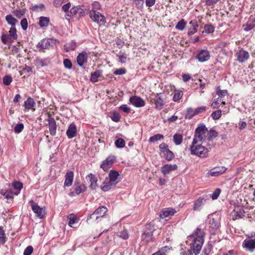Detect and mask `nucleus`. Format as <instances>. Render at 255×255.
<instances>
[{
  "instance_id": "1",
  "label": "nucleus",
  "mask_w": 255,
  "mask_h": 255,
  "mask_svg": "<svg viewBox=\"0 0 255 255\" xmlns=\"http://www.w3.org/2000/svg\"><path fill=\"white\" fill-rule=\"evenodd\" d=\"M204 232L200 229L197 228L192 235L188 237L187 242L190 243V249L193 251L194 255H198L201 250L204 243Z\"/></svg>"
},
{
  "instance_id": "2",
  "label": "nucleus",
  "mask_w": 255,
  "mask_h": 255,
  "mask_svg": "<svg viewBox=\"0 0 255 255\" xmlns=\"http://www.w3.org/2000/svg\"><path fill=\"white\" fill-rule=\"evenodd\" d=\"M190 150L191 154L198 156L201 158L207 157L209 151L208 148L201 144H197L195 139H193Z\"/></svg>"
},
{
  "instance_id": "3",
  "label": "nucleus",
  "mask_w": 255,
  "mask_h": 255,
  "mask_svg": "<svg viewBox=\"0 0 255 255\" xmlns=\"http://www.w3.org/2000/svg\"><path fill=\"white\" fill-rule=\"evenodd\" d=\"M208 129L205 125H200L196 129L193 139H195L197 142L199 141L204 140L206 138V133Z\"/></svg>"
},
{
  "instance_id": "4",
  "label": "nucleus",
  "mask_w": 255,
  "mask_h": 255,
  "mask_svg": "<svg viewBox=\"0 0 255 255\" xmlns=\"http://www.w3.org/2000/svg\"><path fill=\"white\" fill-rule=\"evenodd\" d=\"M90 16L94 22H96L100 25H104L106 23L105 16L95 10L90 11Z\"/></svg>"
},
{
  "instance_id": "5",
  "label": "nucleus",
  "mask_w": 255,
  "mask_h": 255,
  "mask_svg": "<svg viewBox=\"0 0 255 255\" xmlns=\"http://www.w3.org/2000/svg\"><path fill=\"white\" fill-rule=\"evenodd\" d=\"M31 206L33 212L36 214L37 217L42 219L46 214L45 209L44 208H41L38 205V204L35 203L33 201L31 200L30 201Z\"/></svg>"
},
{
  "instance_id": "6",
  "label": "nucleus",
  "mask_w": 255,
  "mask_h": 255,
  "mask_svg": "<svg viewBox=\"0 0 255 255\" xmlns=\"http://www.w3.org/2000/svg\"><path fill=\"white\" fill-rule=\"evenodd\" d=\"M210 199V196L205 195L199 197L196 200L194 204L193 209L195 211H199L201 209L202 207L205 204L208 200Z\"/></svg>"
},
{
  "instance_id": "7",
  "label": "nucleus",
  "mask_w": 255,
  "mask_h": 255,
  "mask_svg": "<svg viewBox=\"0 0 255 255\" xmlns=\"http://www.w3.org/2000/svg\"><path fill=\"white\" fill-rule=\"evenodd\" d=\"M116 159V158L115 156H109L103 161V164L101 165V167L102 168L104 171L108 170L115 162Z\"/></svg>"
},
{
  "instance_id": "8",
  "label": "nucleus",
  "mask_w": 255,
  "mask_h": 255,
  "mask_svg": "<svg viewBox=\"0 0 255 255\" xmlns=\"http://www.w3.org/2000/svg\"><path fill=\"white\" fill-rule=\"evenodd\" d=\"M237 60L240 63H244L248 60L250 55L248 52L241 49L236 53Z\"/></svg>"
},
{
  "instance_id": "9",
  "label": "nucleus",
  "mask_w": 255,
  "mask_h": 255,
  "mask_svg": "<svg viewBox=\"0 0 255 255\" xmlns=\"http://www.w3.org/2000/svg\"><path fill=\"white\" fill-rule=\"evenodd\" d=\"M48 128L50 134L52 136L56 135L57 125L55 120L54 118H51L50 114H48Z\"/></svg>"
},
{
  "instance_id": "10",
  "label": "nucleus",
  "mask_w": 255,
  "mask_h": 255,
  "mask_svg": "<svg viewBox=\"0 0 255 255\" xmlns=\"http://www.w3.org/2000/svg\"><path fill=\"white\" fill-rule=\"evenodd\" d=\"M210 57V53L207 50H201L196 56V58L201 62H204L208 61Z\"/></svg>"
},
{
  "instance_id": "11",
  "label": "nucleus",
  "mask_w": 255,
  "mask_h": 255,
  "mask_svg": "<svg viewBox=\"0 0 255 255\" xmlns=\"http://www.w3.org/2000/svg\"><path fill=\"white\" fill-rule=\"evenodd\" d=\"M129 102L136 107H142L145 105V102L140 97L132 96L129 99Z\"/></svg>"
},
{
  "instance_id": "12",
  "label": "nucleus",
  "mask_w": 255,
  "mask_h": 255,
  "mask_svg": "<svg viewBox=\"0 0 255 255\" xmlns=\"http://www.w3.org/2000/svg\"><path fill=\"white\" fill-rule=\"evenodd\" d=\"M177 168V166L176 164H166L161 167V171L164 175H166L169 174L172 171L176 170Z\"/></svg>"
},
{
  "instance_id": "13",
  "label": "nucleus",
  "mask_w": 255,
  "mask_h": 255,
  "mask_svg": "<svg viewBox=\"0 0 255 255\" xmlns=\"http://www.w3.org/2000/svg\"><path fill=\"white\" fill-rule=\"evenodd\" d=\"M107 211L108 209L106 207L101 206L97 208L96 211L92 213V217L94 216H96L95 220H97L99 218L103 217Z\"/></svg>"
},
{
  "instance_id": "14",
  "label": "nucleus",
  "mask_w": 255,
  "mask_h": 255,
  "mask_svg": "<svg viewBox=\"0 0 255 255\" xmlns=\"http://www.w3.org/2000/svg\"><path fill=\"white\" fill-rule=\"evenodd\" d=\"M243 247L246 250L253 252L255 249V239H246L243 242Z\"/></svg>"
},
{
  "instance_id": "15",
  "label": "nucleus",
  "mask_w": 255,
  "mask_h": 255,
  "mask_svg": "<svg viewBox=\"0 0 255 255\" xmlns=\"http://www.w3.org/2000/svg\"><path fill=\"white\" fill-rule=\"evenodd\" d=\"M226 169V168L224 166L216 167L212 169L209 173L212 176H218L224 173Z\"/></svg>"
},
{
  "instance_id": "16",
  "label": "nucleus",
  "mask_w": 255,
  "mask_h": 255,
  "mask_svg": "<svg viewBox=\"0 0 255 255\" xmlns=\"http://www.w3.org/2000/svg\"><path fill=\"white\" fill-rule=\"evenodd\" d=\"M77 128L74 123L71 124L66 131V134L69 138H72L77 135Z\"/></svg>"
},
{
  "instance_id": "17",
  "label": "nucleus",
  "mask_w": 255,
  "mask_h": 255,
  "mask_svg": "<svg viewBox=\"0 0 255 255\" xmlns=\"http://www.w3.org/2000/svg\"><path fill=\"white\" fill-rule=\"evenodd\" d=\"M176 212L175 209L173 208H168L162 210L160 213L161 218H168L173 216Z\"/></svg>"
},
{
  "instance_id": "18",
  "label": "nucleus",
  "mask_w": 255,
  "mask_h": 255,
  "mask_svg": "<svg viewBox=\"0 0 255 255\" xmlns=\"http://www.w3.org/2000/svg\"><path fill=\"white\" fill-rule=\"evenodd\" d=\"M209 227L213 229H217L220 226L219 218H215L214 215H211L209 218Z\"/></svg>"
},
{
  "instance_id": "19",
  "label": "nucleus",
  "mask_w": 255,
  "mask_h": 255,
  "mask_svg": "<svg viewBox=\"0 0 255 255\" xmlns=\"http://www.w3.org/2000/svg\"><path fill=\"white\" fill-rule=\"evenodd\" d=\"M86 189V187L84 184H77L75 188L74 191H71L69 193L70 196H75V194L79 195L80 193L84 192Z\"/></svg>"
},
{
  "instance_id": "20",
  "label": "nucleus",
  "mask_w": 255,
  "mask_h": 255,
  "mask_svg": "<svg viewBox=\"0 0 255 255\" xmlns=\"http://www.w3.org/2000/svg\"><path fill=\"white\" fill-rule=\"evenodd\" d=\"M65 180L64 181V186L69 187L73 183L74 178V173L72 171L67 172L65 176Z\"/></svg>"
},
{
  "instance_id": "21",
  "label": "nucleus",
  "mask_w": 255,
  "mask_h": 255,
  "mask_svg": "<svg viewBox=\"0 0 255 255\" xmlns=\"http://www.w3.org/2000/svg\"><path fill=\"white\" fill-rule=\"evenodd\" d=\"M116 184H114L112 181L107 178L103 183L102 186V190L103 191H108L111 189L113 187L115 186Z\"/></svg>"
},
{
  "instance_id": "22",
  "label": "nucleus",
  "mask_w": 255,
  "mask_h": 255,
  "mask_svg": "<svg viewBox=\"0 0 255 255\" xmlns=\"http://www.w3.org/2000/svg\"><path fill=\"white\" fill-rule=\"evenodd\" d=\"M50 63L48 58L40 59L36 58L35 61V65L37 67H42L48 65Z\"/></svg>"
},
{
  "instance_id": "23",
  "label": "nucleus",
  "mask_w": 255,
  "mask_h": 255,
  "mask_svg": "<svg viewBox=\"0 0 255 255\" xmlns=\"http://www.w3.org/2000/svg\"><path fill=\"white\" fill-rule=\"evenodd\" d=\"M87 177H88L90 179V188L92 190L96 189L97 187L98 186L97 183V181H98L97 178L94 174H93L92 173H90V174H89L87 176Z\"/></svg>"
},
{
  "instance_id": "24",
  "label": "nucleus",
  "mask_w": 255,
  "mask_h": 255,
  "mask_svg": "<svg viewBox=\"0 0 255 255\" xmlns=\"http://www.w3.org/2000/svg\"><path fill=\"white\" fill-rule=\"evenodd\" d=\"M35 105V103L33 99L30 97H29L26 101L24 102L25 108L28 110H32L33 111L35 110L34 107Z\"/></svg>"
},
{
  "instance_id": "25",
  "label": "nucleus",
  "mask_w": 255,
  "mask_h": 255,
  "mask_svg": "<svg viewBox=\"0 0 255 255\" xmlns=\"http://www.w3.org/2000/svg\"><path fill=\"white\" fill-rule=\"evenodd\" d=\"M189 25L191 26V27L190 28L188 31V34L189 35L194 34L197 31V28L198 27V25L196 20H191L189 22Z\"/></svg>"
},
{
  "instance_id": "26",
  "label": "nucleus",
  "mask_w": 255,
  "mask_h": 255,
  "mask_svg": "<svg viewBox=\"0 0 255 255\" xmlns=\"http://www.w3.org/2000/svg\"><path fill=\"white\" fill-rule=\"evenodd\" d=\"M119 176V174L117 171L112 170L110 171L109 174V179L112 181L114 184H117L118 182L117 179Z\"/></svg>"
},
{
  "instance_id": "27",
  "label": "nucleus",
  "mask_w": 255,
  "mask_h": 255,
  "mask_svg": "<svg viewBox=\"0 0 255 255\" xmlns=\"http://www.w3.org/2000/svg\"><path fill=\"white\" fill-rule=\"evenodd\" d=\"M155 104L156 108L158 110L161 109L164 105V101L159 95L155 97Z\"/></svg>"
},
{
  "instance_id": "28",
  "label": "nucleus",
  "mask_w": 255,
  "mask_h": 255,
  "mask_svg": "<svg viewBox=\"0 0 255 255\" xmlns=\"http://www.w3.org/2000/svg\"><path fill=\"white\" fill-rule=\"evenodd\" d=\"M49 18L45 16H41L39 18V25L42 28L46 27L49 23Z\"/></svg>"
},
{
  "instance_id": "29",
  "label": "nucleus",
  "mask_w": 255,
  "mask_h": 255,
  "mask_svg": "<svg viewBox=\"0 0 255 255\" xmlns=\"http://www.w3.org/2000/svg\"><path fill=\"white\" fill-rule=\"evenodd\" d=\"M87 57L86 55V54L85 53H80L79 54V55L77 56V61L78 63V64L82 66L83 65L84 63L87 61Z\"/></svg>"
},
{
  "instance_id": "30",
  "label": "nucleus",
  "mask_w": 255,
  "mask_h": 255,
  "mask_svg": "<svg viewBox=\"0 0 255 255\" xmlns=\"http://www.w3.org/2000/svg\"><path fill=\"white\" fill-rule=\"evenodd\" d=\"M5 20L11 27H14L15 24L18 22L17 20L13 17L11 14L7 15L5 16Z\"/></svg>"
},
{
  "instance_id": "31",
  "label": "nucleus",
  "mask_w": 255,
  "mask_h": 255,
  "mask_svg": "<svg viewBox=\"0 0 255 255\" xmlns=\"http://www.w3.org/2000/svg\"><path fill=\"white\" fill-rule=\"evenodd\" d=\"M50 46V42L48 39H43L38 44V47L41 49H46Z\"/></svg>"
},
{
  "instance_id": "32",
  "label": "nucleus",
  "mask_w": 255,
  "mask_h": 255,
  "mask_svg": "<svg viewBox=\"0 0 255 255\" xmlns=\"http://www.w3.org/2000/svg\"><path fill=\"white\" fill-rule=\"evenodd\" d=\"M67 219L68 220V225L73 227V225L75 223H77L78 221V219L76 217V216L73 214H71L67 217Z\"/></svg>"
},
{
  "instance_id": "33",
  "label": "nucleus",
  "mask_w": 255,
  "mask_h": 255,
  "mask_svg": "<svg viewBox=\"0 0 255 255\" xmlns=\"http://www.w3.org/2000/svg\"><path fill=\"white\" fill-rule=\"evenodd\" d=\"M152 232H145L142 236V238L145 240L146 242H150L153 241Z\"/></svg>"
},
{
  "instance_id": "34",
  "label": "nucleus",
  "mask_w": 255,
  "mask_h": 255,
  "mask_svg": "<svg viewBox=\"0 0 255 255\" xmlns=\"http://www.w3.org/2000/svg\"><path fill=\"white\" fill-rule=\"evenodd\" d=\"M170 248L165 246L162 248H161L158 252L153 254L152 255H168V253L170 251Z\"/></svg>"
},
{
  "instance_id": "35",
  "label": "nucleus",
  "mask_w": 255,
  "mask_h": 255,
  "mask_svg": "<svg viewBox=\"0 0 255 255\" xmlns=\"http://www.w3.org/2000/svg\"><path fill=\"white\" fill-rule=\"evenodd\" d=\"M0 194L5 196V198L9 199L13 198V195L14 194L11 189L8 190L5 192H3V190H0Z\"/></svg>"
},
{
  "instance_id": "36",
  "label": "nucleus",
  "mask_w": 255,
  "mask_h": 255,
  "mask_svg": "<svg viewBox=\"0 0 255 255\" xmlns=\"http://www.w3.org/2000/svg\"><path fill=\"white\" fill-rule=\"evenodd\" d=\"M162 154V156L168 161L171 160L174 157V153L169 149L165 151Z\"/></svg>"
},
{
  "instance_id": "37",
  "label": "nucleus",
  "mask_w": 255,
  "mask_h": 255,
  "mask_svg": "<svg viewBox=\"0 0 255 255\" xmlns=\"http://www.w3.org/2000/svg\"><path fill=\"white\" fill-rule=\"evenodd\" d=\"M1 40L3 43L6 44L9 42H11L12 39L8 34L5 33H2L1 36Z\"/></svg>"
},
{
  "instance_id": "38",
  "label": "nucleus",
  "mask_w": 255,
  "mask_h": 255,
  "mask_svg": "<svg viewBox=\"0 0 255 255\" xmlns=\"http://www.w3.org/2000/svg\"><path fill=\"white\" fill-rule=\"evenodd\" d=\"M102 75V72L100 70H97L95 72L92 73L91 76V81L93 82L97 81L98 78Z\"/></svg>"
},
{
  "instance_id": "39",
  "label": "nucleus",
  "mask_w": 255,
  "mask_h": 255,
  "mask_svg": "<svg viewBox=\"0 0 255 255\" xmlns=\"http://www.w3.org/2000/svg\"><path fill=\"white\" fill-rule=\"evenodd\" d=\"M183 95L182 91L175 90L174 95L173 97V100L174 102H178L182 97Z\"/></svg>"
},
{
  "instance_id": "40",
  "label": "nucleus",
  "mask_w": 255,
  "mask_h": 255,
  "mask_svg": "<svg viewBox=\"0 0 255 255\" xmlns=\"http://www.w3.org/2000/svg\"><path fill=\"white\" fill-rule=\"evenodd\" d=\"M119 57V61L121 63H125L127 58V55L124 52L120 51L119 54L117 55Z\"/></svg>"
},
{
  "instance_id": "41",
  "label": "nucleus",
  "mask_w": 255,
  "mask_h": 255,
  "mask_svg": "<svg viewBox=\"0 0 255 255\" xmlns=\"http://www.w3.org/2000/svg\"><path fill=\"white\" fill-rule=\"evenodd\" d=\"M183 140V136L180 134H175L173 136V141L176 145L180 144Z\"/></svg>"
},
{
  "instance_id": "42",
  "label": "nucleus",
  "mask_w": 255,
  "mask_h": 255,
  "mask_svg": "<svg viewBox=\"0 0 255 255\" xmlns=\"http://www.w3.org/2000/svg\"><path fill=\"white\" fill-rule=\"evenodd\" d=\"M163 138L164 136L162 134L158 133L151 136L149 139V141L150 142H154L159 140L162 139Z\"/></svg>"
},
{
  "instance_id": "43",
  "label": "nucleus",
  "mask_w": 255,
  "mask_h": 255,
  "mask_svg": "<svg viewBox=\"0 0 255 255\" xmlns=\"http://www.w3.org/2000/svg\"><path fill=\"white\" fill-rule=\"evenodd\" d=\"M76 43L73 41H71L69 43H67L64 45L65 50L68 52L71 50H73L76 48Z\"/></svg>"
},
{
  "instance_id": "44",
  "label": "nucleus",
  "mask_w": 255,
  "mask_h": 255,
  "mask_svg": "<svg viewBox=\"0 0 255 255\" xmlns=\"http://www.w3.org/2000/svg\"><path fill=\"white\" fill-rule=\"evenodd\" d=\"M13 186L15 189L17 190V191L14 193L15 195H18L19 193L20 190L22 188V184L20 182H14L13 183Z\"/></svg>"
},
{
  "instance_id": "45",
  "label": "nucleus",
  "mask_w": 255,
  "mask_h": 255,
  "mask_svg": "<svg viewBox=\"0 0 255 255\" xmlns=\"http://www.w3.org/2000/svg\"><path fill=\"white\" fill-rule=\"evenodd\" d=\"M186 22L184 19L180 20L176 25V28L180 30H183L186 26Z\"/></svg>"
},
{
  "instance_id": "46",
  "label": "nucleus",
  "mask_w": 255,
  "mask_h": 255,
  "mask_svg": "<svg viewBox=\"0 0 255 255\" xmlns=\"http://www.w3.org/2000/svg\"><path fill=\"white\" fill-rule=\"evenodd\" d=\"M9 35L11 37L12 39H16L17 38V35L16 34V30L14 27H11L9 31Z\"/></svg>"
},
{
  "instance_id": "47",
  "label": "nucleus",
  "mask_w": 255,
  "mask_h": 255,
  "mask_svg": "<svg viewBox=\"0 0 255 255\" xmlns=\"http://www.w3.org/2000/svg\"><path fill=\"white\" fill-rule=\"evenodd\" d=\"M115 145L118 148L124 147L125 145V140L122 138H119L116 140Z\"/></svg>"
},
{
  "instance_id": "48",
  "label": "nucleus",
  "mask_w": 255,
  "mask_h": 255,
  "mask_svg": "<svg viewBox=\"0 0 255 255\" xmlns=\"http://www.w3.org/2000/svg\"><path fill=\"white\" fill-rule=\"evenodd\" d=\"M24 128V125L22 123L17 124L14 128V131L16 133H20Z\"/></svg>"
},
{
  "instance_id": "49",
  "label": "nucleus",
  "mask_w": 255,
  "mask_h": 255,
  "mask_svg": "<svg viewBox=\"0 0 255 255\" xmlns=\"http://www.w3.org/2000/svg\"><path fill=\"white\" fill-rule=\"evenodd\" d=\"M187 113L186 117H188L190 119L196 115V114H195V109H193L191 108L187 109Z\"/></svg>"
},
{
  "instance_id": "50",
  "label": "nucleus",
  "mask_w": 255,
  "mask_h": 255,
  "mask_svg": "<svg viewBox=\"0 0 255 255\" xmlns=\"http://www.w3.org/2000/svg\"><path fill=\"white\" fill-rule=\"evenodd\" d=\"M6 239V236L5 234V232L3 230L2 227H0V241L2 242L3 244L5 243Z\"/></svg>"
},
{
  "instance_id": "51",
  "label": "nucleus",
  "mask_w": 255,
  "mask_h": 255,
  "mask_svg": "<svg viewBox=\"0 0 255 255\" xmlns=\"http://www.w3.org/2000/svg\"><path fill=\"white\" fill-rule=\"evenodd\" d=\"M218 135V132L214 130H210L209 132V135L207 139L209 141L212 140L213 138L216 137Z\"/></svg>"
},
{
  "instance_id": "52",
  "label": "nucleus",
  "mask_w": 255,
  "mask_h": 255,
  "mask_svg": "<svg viewBox=\"0 0 255 255\" xmlns=\"http://www.w3.org/2000/svg\"><path fill=\"white\" fill-rule=\"evenodd\" d=\"M12 81V77L10 76L6 75L3 78V83L5 85H10Z\"/></svg>"
},
{
  "instance_id": "53",
  "label": "nucleus",
  "mask_w": 255,
  "mask_h": 255,
  "mask_svg": "<svg viewBox=\"0 0 255 255\" xmlns=\"http://www.w3.org/2000/svg\"><path fill=\"white\" fill-rule=\"evenodd\" d=\"M204 31L207 33H213L214 31V28L211 24H208L204 26Z\"/></svg>"
},
{
  "instance_id": "54",
  "label": "nucleus",
  "mask_w": 255,
  "mask_h": 255,
  "mask_svg": "<svg viewBox=\"0 0 255 255\" xmlns=\"http://www.w3.org/2000/svg\"><path fill=\"white\" fill-rule=\"evenodd\" d=\"M221 116V111L218 110L214 112L212 114V117L214 120H218Z\"/></svg>"
},
{
  "instance_id": "55",
  "label": "nucleus",
  "mask_w": 255,
  "mask_h": 255,
  "mask_svg": "<svg viewBox=\"0 0 255 255\" xmlns=\"http://www.w3.org/2000/svg\"><path fill=\"white\" fill-rule=\"evenodd\" d=\"M220 193H221V190L219 188H217L215 190V191L214 192V193H213L212 196H210V198L212 197V198L213 200L217 199L218 198V197H219Z\"/></svg>"
},
{
  "instance_id": "56",
  "label": "nucleus",
  "mask_w": 255,
  "mask_h": 255,
  "mask_svg": "<svg viewBox=\"0 0 255 255\" xmlns=\"http://www.w3.org/2000/svg\"><path fill=\"white\" fill-rule=\"evenodd\" d=\"M159 148L162 153H163L165 152V151H167L169 149L168 148V145L165 143H161L159 146Z\"/></svg>"
},
{
  "instance_id": "57",
  "label": "nucleus",
  "mask_w": 255,
  "mask_h": 255,
  "mask_svg": "<svg viewBox=\"0 0 255 255\" xmlns=\"http://www.w3.org/2000/svg\"><path fill=\"white\" fill-rule=\"evenodd\" d=\"M63 64L66 68L70 69L72 66V64L69 59H65L64 60Z\"/></svg>"
},
{
  "instance_id": "58",
  "label": "nucleus",
  "mask_w": 255,
  "mask_h": 255,
  "mask_svg": "<svg viewBox=\"0 0 255 255\" xmlns=\"http://www.w3.org/2000/svg\"><path fill=\"white\" fill-rule=\"evenodd\" d=\"M80 10L81 8L79 7L74 6L70 9V12L72 15H74L78 13Z\"/></svg>"
},
{
  "instance_id": "59",
  "label": "nucleus",
  "mask_w": 255,
  "mask_h": 255,
  "mask_svg": "<svg viewBox=\"0 0 255 255\" xmlns=\"http://www.w3.org/2000/svg\"><path fill=\"white\" fill-rule=\"evenodd\" d=\"M20 24L22 27V28L23 30H26L27 28L28 23L27 19L24 18H23L20 21Z\"/></svg>"
},
{
  "instance_id": "60",
  "label": "nucleus",
  "mask_w": 255,
  "mask_h": 255,
  "mask_svg": "<svg viewBox=\"0 0 255 255\" xmlns=\"http://www.w3.org/2000/svg\"><path fill=\"white\" fill-rule=\"evenodd\" d=\"M33 252L32 246H28L24 250L23 255H30Z\"/></svg>"
},
{
  "instance_id": "61",
  "label": "nucleus",
  "mask_w": 255,
  "mask_h": 255,
  "mask_svg": "<svg viewBox=\"0 0 255 255\" xmlns=\"http://www.w3.org/2000/svg\"><path fill=\"white\" fill-rule=\"evenodd\" d=\"M120 109L124 112L128 114L130 112V109L127 105H123L120 107Z\"/></svg>"
},
{
  "instance_id": "62",
  "label": "nucleus",
  "mask_w": 255,
  "mask_h": 255,
  "mask_svg": "<svg viewBox=\"0 0 255 255\" xmlns=\"http://www.w3.org/2000/svg\"><path fill=\"white\" fill-rule=\"evenodd\" d=\"M126 70L125 68H119L116 69L114 73L115 75H123L126 73Z\"/></svg>"
},
{
  "instance_id": "63",
  "label": "nucleus",
  "mask_w": 255,
  "mask_h": 255,
  "mask_svg": "<svg viewBox=\"0 0 255 255\" xmlns=\"http://www.w3.org/2000/svg\"><path fill=\"white\" fill-rule=\"evenodd\" d=\"M119 236L123 239H127L128 238V235L126 230H123L120 233Z\"/></svg>"
},
{
  "instance_id": "64",
  "label": "nucleus",
  "mask_w": 255,
  "mask_h": 255,
  "mask_svg": "<svg viewBox=\"0 0 255 255\" xmlns=\"http://www.w3.org/2000/svg\"><path fill=\"white\" fill-rule=\"evenodd\" d=\"M205 110H206L205 106H202L200 107H198L195 109V114H196V115H198L200 113H202L205 112Z\"/></svg>"
}]
</instances>
